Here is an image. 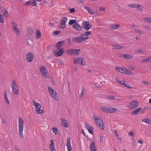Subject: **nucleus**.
I'll use <instances>...</instances> for the list:
<instances>
[{
    "label": "nucleus",
    "instance_id": "1",
    "mask_svg": "<svg viewBox=\"0 0 151 151\" xmlns=\"http://www.w3.org/2000/svg\"><path fill=\"white\" fill-rule=\"evenodd\" d=\"M18 120L19 135L21 138H24L23 131L24 122L22 118L21 117H19Z\"/></svg>",
    "mask_w": 151,
    "mask_h": 151
},
{
    "label": "nucleus",
    "instance_id": "2",
    "mask_svg": "<svg viewBox=\"0 0 151 151\" xmlns=\"http://www.w3.org/2000/svg\"><path fill=\"white\" fill-rule=\"evenodd\" d=\"M32 104L35 106V109L36 113L38 114H42L44 113V110L41 109L42 106L41 104L37 102L35 100L32 101Z\"/></svg>",
    "mask_w": 151,
    "mask_h": 151
},
{
    "label": "nucleus",
    "instance_id": "3",
    "mask_svg": "<svg viewBox=\"0 0 151 151\" xmlns=\"http://www.w3.org/2000/svg\"><path fill=\"white\" fill-rule=\"evenodd\" d=\"M115 70L117 72L120 73L124 74L134 75V74L131 71L124 67H116L115 68Z\"/></svg>",
    "mask_w": 151,
    "mask_h": 151
},
{
    "label": "nucleus",
    "instance_id": "4",
    "mask_svg": "<svg viewBox=\"0 0 151 151\" xmlns=\"http://www.w3.org/2000/svg\"><path fill=\"white\" fill-rule=\"evenodd\" d=\"M11 87L12 93L14 95H18L19 93V91L16 81L13 80L11 82Z\"/></svg>",
    "mask_w": 151,
    "mask_h": 151
},
{
    "label": "nucleus",
    "instance_id": "5",
    "mask_svg": "<svg viewBox=\"0 0 151 151\" xmlns=\"http://www.w3.org/2000/svg\"><path fill=\"white\" fill-rule=\"evenodd\" d=\"M93 118L95 122L97 125L98 127L100 129L104 130V126L102 121L95 115H94Z\"/></svg>",
    "mask_w": 151,
    "mask_h": 151
},
{
    "label": "nucleus",
    "instance_id": "6",
    "mask_svg": "<svg viewBox=\"0 0 151 151\" xmlns=\"http://www.w3.org/2000/svg\"><path fill=\"white\" fill-rule=\"evenodd\" d=\"M101 109L104 112L107 113H114L116 112L117 110L116 108L107 107H101Z\"/></svg>",
    "mask_w": 151,
    "mask_h": 151
},
{
    "label": "nucleus",
    "instance_id": "7",
    "mask_svg": "<svg viewBox=\"0 0 151 151\" xmlns=\"http://www.w3.org/2000/svg\"><path fill=\"white\" fill-rule=\"evenodd\" d=\"M48 89L50 94L51 97L57 101L59 100V98L58 94L51 87H48Z\"/></svg>",
    "mask_w": 151,
    "mask_h": 151
},
{
    "label": "nucleus",
    "instance_id": "8",
    "mask_svg": "<svg viewBox=\"0 0 151 151\" xmlns=\"http://www.w3.org/2000/svg\"><path fill=\"white\" fill-rule=\"evenodd\" d=\"M139 105V103L137 101H133L129 103L127 108L130 110H132L137 107Z\"/></svg>",
    "mask_w": 151,
    "mask_h": 151
},
{
    "label": "nucleus",
    "instance_id": "9",
    "mask_svg": "<svg viewBox=\"0 0 151 151\" xmlns=\"http://www.w3.org/2000/svg\"><path fill=\"white\" fill-rule=\"evenodd\" d=\"M73 62L75 64L78 63L82 65H86L85 60L83 58H73Z\"/></svg>",
    "mask_w": 151,
    "mask_h": 151
},
{
    "label": "nucleus",
    "instance_id": "10",
    "mask_svg": "<svg viewBox=\"0 0 151 151\" xmlns=\"http://www.w3.org/2000/svg\"><path fill=\"white\" fill-rule=\"evenodd\" d=\"M80 49H71L68 50L66 52V53L69 55H78L80 54Z\"/></svg>",
    "mask_w": 151,
    "mask_h": 151
},
{
    "label": "nucleus",
    "instance_id": "11",
    "mask_svg": "<svg viewBox=\"0 0 151 151\" xmlns=\"http://www.w3.org/2000/svg\"><path fill=\"white\" fill-rule=\"evenodd\" d=\"M12 28L13 31L17 35H19L20 34V30L18 28L17 24L14 22L12 23Z\"/></svg>",
    "mask_w": 151,
    "mask_h": 151
},
{
    "label": "nucleus",
    "instance_id": "12",
    "mask_svg": "<svg viewBox=\"0 0 151 151\" xmlns=\"http://www.w3.org/2000/svg\"><path fill=\"white\" fill-rule=\"evenodd\" d=\"M116 82L122 85H123L125 87H127V88H130V89H133L134 88V87H133L131 86H130L127 83H125V81L123 80H121L120 79L118 78H116Z\"/></svg>",
    "mask_w": 151,
    "mask_h": 151
},
{
    "label": "nucleus",
    "instance_id": "13",
    "mask_svg": "<svg viewBox=\"0 0 151 151\" xmlns=\"http://www.w3.org/2000/svg\"><path fill=\"white\" fill-rule=\"evenodd\" d=\"M40 72L42 74V76L45 78H49L47 72V68L45 66H41L40 67Z\"/></svg>",
    "mask_w": 151,
    "mask_h": 151
},
{
    "label": "nucleus",
    "instance_id": "14",
    "mask_svg": "<svg viewBox=\"0 0 151 151\" xmlns=\"http://www.w3.org/2000/svg\"><path fill=\"white\" fill-rule=\"evenodd\" d=\"M82 25L83 29L86 30H89L92 27L91 25L88 21H84L82 23Z\"/></svg>",
    "mask_w": 151,
    "mask_h": 151
},
{
    "label": "nucleus",
    "instance_id": "15",
    "mask_svg": "<svg viewBox=\"0 0 151 151\" xmlns=\"http://www.w3.org/2000/svg\"><path fill=\"white\" fill-rule=\"evenodd\" d=\"M73 42L76 43H80L84 41L83 36L81 35L79 36H77L73 39Z\"/></svg>",
    "mask_w": 151,
    "mask_h": 151
},
{
    "label": "nucleus",
    "instance_id": "16",
    "mask_svg": "<svg viewBox=\"0 0 151 151\" xmlns=\"http://www.w3.org/2000/svg\"><path fill=\"white\" fill-rule=\"evenodd\" d=\"M34 55L31 52H29L27 53L26 55L27 59L28 62H31L33 60L34 58Z\"/></svg>",
    "mask_w": 151,
    "mask_h": 151
},
{
    "label": "nucleus",
    "instance_id": "17",
    "mask_svg": "<svg viewBox=\"0 0 151 151\" xmlns=\"http://www.w3.org/2000/svg\"><path fill=\"white\" fill-rule=\"evenodd\" d=\"M58 51L55 53V55L56 57H60L62 56L65 52L64 49H58Z\"/></svg>",
    "mask_w": 151,
    "mask_h": 151
},
{
    "label": "nucleus",
    "instance_id": "18",
    "mask_svg": "<svg viewBox=\"0 0 151 151\" xmlns=\"http://www.w3.org/2000/svg\"><path fill=\"white\" fill-rule=\"evenodd\" d=\"M68 21V19L66 17L63 18L60 22L61 28L62 29H64L66 27V23Z\"/></svg>",
    "mask_w": 151,
    "mask_h": 151
},
{
    "label": "nucleus",
    "instance_id": "19",
    "mask_svg": "<svg viewBox=\"0 0 151 151\" xmlns=\"http://www.w3.org/2000/svg\"><path fill=\"white\" fill-rule=\"evenodd\" d=\"M49 147L50 151H56L55 145V143L53 140H51L50 141V144H49Z\"/></svg>",
    "mask_w": 151,
    "mask_h": 151
},
{
    "label": "nucleus",
    "instance_id": "20",
    "mask_svg": "<svg viewBox=\"0 0 151 151\" xmlns=\"http://www.w3.org/2000/svg\"><path fill=\"white\" fill-rule=\"evenodd\" d=\"M66 145L68 151H71L72 150V148L71 145L70 138L69 137L68 138Z\"/></svg>",
    "mask_w": 151,
    "mask_h": 151
},
{
    "label": "nucleus",
    "instance_id": "21",
    "mask_svg": "<svg viewBox=\"0 0 151 151\" xmlns=\"http://www.w3.org/2000/svg\"><path fill=\"white\" fill-rule=\"evenodd\" d=\"M92 33L91 31H87L83 34H81L82 36H83V38L84 41L87 40L89 38L88 35H90Z\"/></svg>",
    "mask_w": 151,
    "mask_h": 151
},
{
    "label": "nucleus",
    "instance_id": "22",
    "mask_svg": "<svg viewBox=\"0 0 151 151\" xmlns=\"http://www.w3.org/2000/svg\"><path fill=\"white\" fill-rule=\"evenodd\" d=\"M61 121L63 126L67 128L68 127V123L66 119L62 118L61 119Z\"/></svg>",
    "mask_w": 151,
    "mask_h": 151
},
{
    "label": "nucleus",
    "instance_id": "23",
    "mask_svg": "<svg viewBox=\"0 0 151 151\" xmlns=\"http://www.w3.org/2000/svg\"><path fill=\"white\" fill-rule=\"evenodd\" d=\"M73 28L76 30L81 31L82 30V27L78 23H76L73 25Z\"/></svg>",
    "mask_w": 151,
    "mask_h": 151
},
{
    "label": "nucleus",
    "instance_id": "24",
    "mask_svg": "<svg viewBox=\"0 0 151 151\" xmlns=\"http://www.w3.org/2000/svg\"><path fill=\"white\" fill-rule=\"evenodd\" d=\"M86 127L88 130L89 132L91 134H93V127L88 124H86Z\"/></svg>",
    "mask_w": 151,
    "mask_h": 151
},
{
    "label": "nucleus",
    "instance_id": "25",
    "mask_svg": "<svg viewBox=\"0 0 151 151\" xmlns=\"http://www.w3.org/2000/svg\"><path fill=\"white\" fill-rule=\"evenodd\" d=\"M120 25L119 24H113L110 26V28L112 30H115L120 27Z\"/></svg>",
    "mask_w": 151,
    "mask_h": 151
},
{
    "label": "nucleus",
    "instance_id": "26",
    "mask_svg": "<svg viewBox=\"0 0 151 151\" xmlns=\"http://www.w3.org/2000/svg\"><path fill=\"white\" fill-rule=\"evenodd\" d=\"M84 9L87 10L88 12L91 14H95V12L93 10L90 9L88 7L85 6L84 7Z\"/></svg>",
    "mask_w": 151,
    "mask_h": 151
},
{
    "label": "nucleus",
    "instance_id": "27",
    "mask_svg": "<svg viewBox=\"0 0 151 151\" xmlns=\"http://www.w3.org/2000/svg\"><path fill=\"white\" fill-rule=\"evenodd\" d=\"M143 8L144 7L143 5L137 4L136 8L138 10L141 11H143Z\"/></svg>",
    "mask_w": 151,
    "mask_h": 151
},
{
    "label": "nucleus",
    "instance_id": "28",
    "mask_svg": "<svg viewBox=\"0 0 151 151\" xmlns=\"http://www.w3.org/2000/svg\"><path fill=\"white\" fill-rule=\"evenodd\" d=\"M90 150L91 151H97L94 142H93L91 145Z\"/></svg>",
    "mask_w": 151,
    "mask_h": 151
},
{
    "label": "nucleus",
    "instance_id": "29",
    "mask_svg": "<svg viewBox=\"0 0 151 151\" xmlns=\"http://www.w3.org/2000/svg\"><path fill=\"white\" fill-rule=\"evenodd\" d=\"M36 35L37 39L40 38L41 37V33L40 31L39 30H36Z\"/></svg>",
    "mask_w": 151,
    "mask_h": 151
},
{
    "label": "nucleus",
    "instance_id": "30",
    "mask_svg": "<svg viewBox=\"0 0 151 151\" xmlns=\"http://www.w3.org/2000/svg\"><path fill=\"white\" fill-rule=\"evenodd\" d=\"M122 57L127 59H131L133 58V56L129 54H123Z\"/></svg>",
    "mask_w": 151,
    "mask_h": 151
},
{
    "label": "nucleus",
    "instance_id": "31",
    "mask_svg": "<svg viewBox=\"0 0 151 151\" xmlns=\"http://www.w3.org/2000/svg\"><path fill=\"white\" fill-rule=\"evenodd\" d=\"M64 43V42L63 41L59 42L56 44V47H57L58 49H59L60 48L63 46V44Z\"/></svg>",
    "mask_w": 151,
    "mask_h": 151
},
{
    "label": "nucleus",
    "instance_id": "32",
    "mask_svg": "<svg viewBox=\"0 0 151 151\" xmlns=\"http://www.w3.org/2000/svg\"><path fill=\"white\" fill-rule=\"evenodd\" d=\"M112 48L115 50H118L122 48L123 46L120 45H112Z\"/></svg>",
    "mask_w": 151,
    "mask_h": 151
},
{
    "label": "nucleus",
    "instance_id": "33",
    "mask_svg": "<svg viewBox=\"0 0 151 151\" xmlns=\"http://www.w3.org/2000/svg\"><path fill=\"white\" fill-rule=\"evenodd\" d=\"M141 109L142 108L141 107L133 111L132 112V114L136 115L140 111Z\"/></svg>",
    "mask_w": 151,
    "mask_h": 151
},
{
    "label": "nucleus",
    "instance_id": "34",
    "mask_svg": "<svg viewBox=\"0 0 151 151\" xmlns=\"http://www.w3.org/2000/svg\"><path fill=\"white\" fill-rule=\"evenodd\" d=\"M53 132L55 134V135H57L58 134L59 132L58 129L56 127H53L52 129Z\"/></svg>",
    "mask_w": 151,
    "mask_h": 151
},
{
    "label": "nucleus",
    "instance_id": "35",
    "mask_svg": "<svg viewBox=\"0 0 151 151\" xmlns=\"http://www.w3.org/2000/svg\"><path fill=\"white\" fill-rule=\"evenodd\" d=\"M77 21L76 19H71L70 20L69 22V24L70 25H72V24H74L76 23Z\"/></svg>",
    "mask_w": 151,
    "mask_h": 151
},
{
    "label": "nucleus",
    "instance_id": "36",
    "mask_svg": "<svg viewBox=\"0 0 151 151\" xmlns=\"http://www.w3.org/2000/svg\"><path fill=\"white\" fill-rule=\"evenodd\" d=\"M137 4L136 3H131L128 4L127 5V6L130 8H136Z\"/></svg>",
    "mask_w": 151,
    "mask_h": 151
},
{
    "label": "nucleus",
    "instance_id": "37",
    "mask_svg": "<svg viewBox=\"0 0 151 151\" xmlns=\"http://www.w3.org/2000/svg\"><path fill=\"white\" fill-rule=\"evenodd\" d=\"M151 60V57H150L147 58L142 60L141 62V63H145V62H149Z\"/></svg>",
    "mask_w": 151,
    "mask_h": 151
},
{
    "label": "nucleus",
    "instance_id": "38",
    "mask_svg": "<svg viewBox=\"0 0 151 151\" xmlns=\"http://www.w3.org/2000/svg\"><path fill=\"white\" fill-rule=\"evenodd\" d=\"M4 96L5 99V100L6 103L8 104H10V102H9V100L8 99V98L7 97V93H6V92H5Z\"/></svg>",
    "mask_w": 151,
    "mask_h": 151
},
{
    "label": "nucleus",
    "instance_id": "39",
    "mask_svg": "<svg viewBox=\"0 0 151 151\" xmlns=\"http://www.w3.org/2000/svg\"><path fill=\"white\" fill-rule=\"evenodd\" d=\"M142 122L147 124H149L150 122V119L148 118L144 119L142 120Z\"/></svg>",
    "mask_w": 151,
    "mask_h": 151
},
{
    "label": "nucleus",
    "instance_id": "40",
    "mask_svg": "<svg viewBox=\"0 0 151 151\" xmlns=\"http://www.w3.org/2000/svg\"><path fill=\"white\" fill-rule=\"evenodd\" d=\"M135 32L138 33L139 34H142L144 33V32L136 28L135 29Z\"/></svg>",
    "mask_w": 151,
    "mask_h": 151
},
{
    "label": "nucleus",
    "instance_id": "41",
    "mask_svg": "<svg viewBox=\"0 0 151 151\" xmlns=\"http://www.w3.org/2000/svg\"><path fill=\"white\" fill-rule=\"evenodd\" d=\"M107 99L109 100H115V97L113 96H109L107 97Z\"/></svg>",
    "mask_w": 151,
    "mask_h": 151
},
{
    "label": "nucleus",
    "instance_id": "42",
    "mask_svg": "<svg viewBox=\"0 0 151 151\" xmlns=\"http://www.w3.org/2000/svg\"><path fill=\"white\" fill-rule=\"evenodd\" d=\"M3 15L5 17H8L9 16V14L8 12L6 10H5L4 13Z\"/></svg>",
    "mask_w": 151,
    "mask_h": 151
},
{
    "label": "nucleus",
    "instance_id": "43",
    "mask_svg": "<svg viewBox=\"0 0 151 151\" xmlns=\"http://www.w3.org/2000/svg\"><path fill=\"white\" fill-rule=\"evenodd\" d=\"M68 10L70 11L69 12L70 13H75L76 12V10L74 8L72 9H68Z\"/></svg>",
    "mask_w": 151,
    "mask_h": 151
},
{
    "label": "nucleus",
    "instance_id": "44",
    "mask_svg": "<svg viewBox=\"0 0 151 151\" xmlns=\"http://www.w3.org/2000/svg\"><path fill=\"white\" fill-rule=\"evenodd\" d=\"M4 20L3 16L0 14V23H3Z\"/></svg>",
    "mask_w": 151,
    "mask_h": 151
},
{
    "label": "nucleus",
    "instance_id": "45",
    "mask_svg": "<svg viewBox=\"0 0 151 151\" xmlns=\"http://www.w3.org/2000/svg\"><path fill=\"white\" fill-rule=\"evenodd\" d=\"M32 4L33 6H36L37 5V3L35 0H33L32 2Z\"/></svg>",
    "mask_w": 151,
    "mask_h": 151
},
{
    "label": "nucleus",
    "instance_id": "46",
    "mask_svg": "<svg viewBox=\"0 0 151 151\" xmlns=\"http://www.w3.org/2000/svg\"><path fill=\"white\" fill-rule=\"evenodd\" d=\"M144 20L145 21H147L149 22H151V19L150 18L145 17L144 18Z\"/></svg>",
    "mask_w": 151,
    "mask_h": 151
},
{
    "label": "nucleus",
    "instance_id": "47",
    "mask_svg": "<svg viewBox=\"0 0 151 151\" xmlns=\"http://www.w3.org/2000/svg\"><path fill=\"white\" fill-rule=\"evenodd\" d=\"M32 4V2L31 1H29L26 3L25 5L26 6H29Z\"/></svg>",
    "mask_w": 151,
    "mask_h": 151
},
{
    "label": "nucleus",
    "instance_id": "48",
    "mask_svg": "<svg viewBox=\"0 0 151 151\" xmlns=\"http://www.w3.org/2000/svg\"><path fill=\"white\" fill-rule=\"evenodd\" d=\"M106 9V7H100L99 9V10H100L102 11H104V12H105Z\"/></svg>",
    "mask_w": 151,
    "mask_h": 151
},
{
    "label": "nucleus",
    "instance_id": "49",
    "mask_svg": "<svg viewBox=\"0 0 151 151\" xmlns=\"http://www.w3.org/2000/svg\"><path fill=\"white\" fill-rule=\"evenodd\" d=\"M129 135L131 137H133L134 135V133L132 131H130L128 133Z\"/></svg>",
    "mask_w": 151,
    "mask_h": 151
},
{
    "label": "nucleus",
    "instance_id": "50",
    "mask_svg": "<svg viewBox=\"0 0 151 151\" xmlns=\"http://www.w3.org/2000/svg\"><path fill=\"white\" fill-rule=\"evenodd\" d=\"M103 137L102 135H101L100 136V140L101 142H102L103 141Z\"/></svg>",
    "mask_w": 151,
    "mask_h": 151
},
{
    "label": "nucleus",
    "instance_id": "51",
    "mask_svg": "<svg viewBox=\"0 0 151 151\" xmlns=\"http://www.w3.org/2000/svg\"><path fill=\"white\" fill-rule=\"evenodd\" d=\"M93 85L94 86V87H97L99 86V83H93Z\"/></svg>",
    "mask_w": 151,
    "mask_h": 151
},
{
    "label": "nucleus",
    "instance_id": "52",
    "mask_svg": "<svg viewBox=\"0 0 151 151\" xmlns=\"http://www.w3.org/2000/svg\"><path fill=\"white\" fill-rule=\"evenodd\" d=\"M147 107H145L141 111V113L143 114L144 112H145L146 111V110L147 109Z\"/></svg>",
    "mask_w": 151,
    "mask_h": 151
},
{
    "label": "nucleus",
    "instance_id": "53",
    "mask_svg": "<svg viewBox=\"0 0 151 151\" xmlns=\"http://www.w3.org/2000/svg\"><path fill=\"white\" fill-rule=\"evenodd\" d=\"M137 52L138 53H141L143 52L144 51L142 50H137Z\"/></svg>",
    "mask_w": 151,
    "mask_h": 151
},
{
    "label": "nucleus",
    "instance_id": "54",
    "mask_svg": "<svg viewBox=\"0 0 151 151\" xmlns=\"http://www.w3.org/2000/svg\"><path fill=\"white\" fill-rule=\"evenodd\" d=\"M60 32L58 31H56L54 32V33L55 35H57Z\"/></svg>",
    "mask_w": 151,
    "mask_h": 151
},
{
    "label": "nucleus",
    "instance_id": "55",
    "mask_svg": "<svg viewBox=\"0 0 151 151\" xmlns=\"http://www.w3.org/2000/svg\"><path fill=\"white\" fill-rule=\"evenodd\" d=\"M2 123L3 124H5L6 122V120L5 119H3L2 120Z\"/></svg>",
    "mask_w": 151,
    "mask_h": 151
},
{
    "label": "nucleus",
    "instance_id": "56",
    "mask_svg": "<svg viewBox=\"0 0 151 151\" xmlns=\"http://www.w3.org/2000/svg\"><path fill=\"white\" fill-rule=\"evenodd\" d=\"M142 83L145 85H147L148 84V82L147 81H142Z\"/></svg>",
    "mask_w": 151,
    "mask_h": 151
},
{
    "label": "nucleus",
    "instance_id": "57",
    "mask_svg": "<svg viewBox=\"0 0 151 151\" xmlns=\"http://www.w3.org/2000/svg\"><path fill=\"white\" fill-rule=\"evenodd\" d=\"M84 95V91H83V90L82 91V92L81 94V97L83 96Z\"/></svg>",
    "mask_w": 151,
    "mask_h": 151
},
{
    "label": "nucleus",
    "instance_id": "58",
    "mask_svg": "<svg viewBox=\"0 0 151 151\" xmlns=\"http://www.w3.org/2000/svg\"><path fill=\"white\" fill-rule=\"evenodd\" d=\"M15 150L17 151H22V150H21L20 149H19V148H15Z\"/></svg>",
    "mask_w": 151,
    "mask_h": 151
},
{
    "label": "nucleus",
    "instance_id": "59",
    "mask_svg": "<svg viewBox=\"0 0 151 151\" xmlns=\"http://www.w3.org/2000/svg\"><path fill=\"white\" fill-rule=\"evenodd\" d=\"M82 132L83 135H84V136H85V133L84 132V130L83 129H82Z\"/></svg>",
    "mask_w": 151,
    "mask_h": 151
},
{
    "label": "nucleus",
    "instance_id": "60",
    "mask_svg": "<svg viewBox=\"0 0 151 151\" xmlns=\"http://www.w3.org/2000/svg\"><path fill=\"white\" fill-rule=\"evenodd\" d=\"M138 142L139 143H140L141 144H142L143 143V142L141 140H139L138 141Z\"/></svg>",
    "mask_w": 151,
    "mask_h": 151
},
{
    "label": "nucleus",
    "instance_id": "61",
    "mask_svg": "<svg viewBox=\"0 0 151 151\" xmlns=\"http://www.w3.org/2000/svg\"><path fill=\"white\" fill-rule=\"evenodd\" d=\"M78 1L80 3H81L82 4L84 3V2L82 0H78Z\"/></svg>",
    "mask_w": 151,
    "mask_h": 151
},
{
    "label": "nucleus",
    "instance_id": "62",
    "mask_svg": "<svg viewBox=\"0 0 151 151\" xmlns=\"http://www.w3.org/2000/svg\"><path fill=\"white\" fill-rule=\"evenodd\" d=\"M115 134H116V136H119V135H118V134H117V132L115 130Z\"/></svg>",
    "mask_w": 151,
    "mask_h": 151
},
{
    "label": "nucleus",
    "instance_id": "63",
    "mask_svg": "<svg viewBox=\"0 0 151 151\" xmlns=\"http://www.w3.org/2000/svg\"><path fill=\"white\" fill-rule=\"evenodd\" d=\"M130 68V69L131 70H134V68H133V67H131Z\"/></svg>",
    "mask_w": 151,
    "mask_h": 151
},
{
    "label": "nucleus",
    "instance_id": "64",
    "mask_svg": "<svg viewBox=\"0 0 151 151\" xmlns=\"http://www.w3.org/2000/svg\"><path fill=\"white\" fill-rule=\"evenodd\" d=\"M49 25H50V27H51V26H52L53 25V24H52V23H50V24Z\"/></svg>",
    "mask_w": 151,
    "mask_h": 151
}]
</instances>
